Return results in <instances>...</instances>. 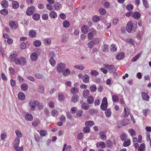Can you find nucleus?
<instances>
[{
    "mask_svg": "<svg viewBox=\"0 0 151 151\" xmlns=\"http://www.w3.org/2000/svg\"><path fill=\"white\" fill-rule=\"evenodd\" d=\"M14 62L16 64L21 65H26L27 63L26 58L24 57H21L20 58L17 57Z\"/></svg>",
    "mask_w": 151,
    "mask_h": 151,
    "instance_id": "obj_1",
    "label": "nucleus"
},
{
    "mask_svg": "<svg viewBox=\"0 0 151 151\" xmlns=\"http://www.w3.org/2000/svg\"><path fill=\"white\" fill-rule=\"evenodd\" d=\"M108 102L107 99L104 97L103 98L101 104L100 109L103 111L106 110L108 107Z\"/></svg>",
    "mask_w": 151,
    "mask_h": 151,
    "instance_id": "obj_2",
    "label": "nucleus"
},
{
    "mask_svg": "<svg viewBox=\"0 0 151 151\" xmlns=\"http://www.w3.org/2000/svg\"><path fill=\"white\" fill-rule=\"evenodd\" d=\"M65 68L66 65L65 64L62 63H60L57 65V71L59 73H61Z\"/></svg>",
    "mask_w": 151,
    "mask_h": 151,
    "instance_id": "obj_3",
    "label": "nucleus"
},
{
    "mask_svg": "<svg viewBox=\"0 0 151 151\" xmlns=\"http://www.w3.org/2000/svg\"><path fill=\"white\" fill-rule=\"evenodd\" d=\"M35 11V7L33 6H31L27 9L26 12V14L29 16H31L33 14Z\"/></svg>",
    "mask_w": 151,
    "mask_h": 151,
    "instance_id": "obj_4",
    "label": "nucleus"
},
{
    "mask_svg": "<svg viewBox=\"0 0 151 151\" xmlns=\"http://www.w3.org/2000/svg\"><path fill=\"white\" fill-rule=\"evenodd\" d=\"M29 106L30 107L31 109L33 110L34 109L35 106L38 105L39 104V101L36 100L32 102V101L29 102Z\"/></svg>",
    "mask_w": 151,
    "mask_h": 151,
    "instance_id": "obj_5",
    "label": "nucleus"
},
{
    "mask_svg": "<svg viewBox=\"0 0 151 151\" xmlns=\"http://www.w3.org/2000/svg\"><path fill=\"white\" fill-rule=\"evenodd\" d=\"M104 68L109 70L110 72L115 73L116 71V69L113 65H104Z\"/></svg>",
    "mask_w": 151,
    "mask_h": 151,
    "instance_id": "obj_6",
    "label": "nucleus"
},
{
    "mask_svg": "<svg viewBox=\"0 0 151 151\" xmlns=\"http://www.w3.org/2000/svg\"><path fill=\"white\" fill-rule=\"evenodd\" d=\"M133 23L132 21H130L128 22L127 25L126 29L127 31L130 33L132 30Z\"/></svg>",
    "mask_w": 151,
    "mask_h": 151,
    "instance_id": "obj_7",
    "label": "nucleus"
},
{
    "mask_svg": "<svg viewBox=\"0 0 151 151\" xmlns=\"http://www.w3.org/2000/svg\"><path fill=\"white\" fill-rule=\"evenodd\" d=\"M17 54L15 53H13V54H11L9 57V59L10 61L11 62H14L15 59L17 58Z\"/></svg>",
    "mask_w": 151,
    "mask_h": 151,
    "instance_id": "obj_8",
    "label": "nucleus"
},
{
    "mask_svg": "<svg viewBox=\"0 0 151 151\" xmlns=\"http://www.w3.org/2000/svg\"><path fill=\"white\" fill-rule=\"evenodd\" d=\"M142 97L143 100L146 101H148L150 98L149 96L145 92H142L141 93Z\"/></svg>",
    "mask_w": 151,
    "mask_h": 151,
    "instance_id": "obj_9",
    "label": "nucleus"
},
{
    "mask_svg": "<svg viewBox=\"0 0 151 151\" xmlns=\"http://www.w3.org/2000/svg\"><path fill=\"white\" fill-rule=\"evenodd\" d=\"M38 55L36 52H33L30 55V59L32 61H36Z\"/></svg>",
    "mask_w": 151,
    "mask_h": 151,
    "instance_id": "obj_10",
    "label": "nucleus"
},
{
    "mask_svg": "<svg viewBox=\"0 0 151 151\" xmlns=\"http://www.w3.org/2000/svg\"><path fill=\"white\" fill-rule=\"evenodd\" d=\"M81 31L84 34H86L88 32L89 28L87 26L84 25L81 27Z\"/></svg>",
    "mask_w": 151,
    "mask_h": 151,
    "instance_id": "obj_11",
    "label": "nucleus"
},
{
    "mask_svg": "<svg viewBox=\"0 0 151 151\" xmlns=\"http://www.w3.org/2000/svg\"><path fill=\"white\" fill-rule=\"evenodd\" d=\"M53 7L55 10H59L62 8V6L60 3L57 2L54 3Z\"/></svg>",
    "mask_w": 151,
    "mask_h": 151,
    "instance_id": "obj_12",
    "label": "nucleus"
},
{
    "mask_svg": "<svg viewBox=\"0 0 151 151\" xmlns=\"http://www.w3.org/2000/svg\"><path fill=\"white\" fill-rule=\"evenodd\" d=\"M9 26L12 29H15L17 27V25L13 21H10L9 22Z\"/></svg>",
    "mask_w": 151,
    "mask_h": 151,
    "instance_id": "obj_13",
    "label": "nucleus"
},
{
    "mask_svg": "<svg viewBox=\"0 0 151 151\" xmlns=\"http://www.w3.org/2000/svg\"><path fill=\"white\" fill-rule=\"evenodd\" d=\"M89 76L88 75L85 74L83 76L82 80L84 83H87L89 82Z\"/></svg>",
    "mask_w": 151,
    "mask_h": 151,
    "instance_id": "obj_14",
    "label": "nucleus"
},
{
    "mask_svg": "<svg viewBox=\"0 0 151 151\" xmlns=\"http://www.w3.org/2000/svg\"><path fill=\"white\" fill-rule=\"evenodd\" d=\"M140 14L139 12H136L133 13L132 17L134 19L138 20L140 18Z\"/></svg>",
    "mask_w": 151,
    "mask_h": 151,
    "instance_id": "obj_15",
    "label": "nucleus"
},
{
    "mask_svg": "<svg viewBox=\"0 0 151 151\" xmlns=\"http://www.w3.org/2000/svg\"><path fill=\"white\" fill-rule=\"evenodd\" d=\"M96 146L97 148L101 147V148H105L106 147L105 143L103 142H100L96 144Z\"/></svg>",
    "mask_w": 151,
    "mask_h": 151,
    "instance_id": "obj_16",
    "label": "nucleus"
},
{
    "mask_svg": "<svg viewBox=\"0 0 151 151\" xmlns=\"http://www.w3.org/2000/svg\"><path fill=\"white\" fill-rule=\"evenodd\" d=\"M18 98L21 100H24L25 98V96L24 94L22 92H19L18 94Z\"/></svg>",
    "mask_w": 151,
    "mask_h": 151,
    "instance_id": "obj_17",
    "label": "nucleus"
},
{
    "mask_svg": "<svg viewBox=\"0 0 151 151\" xmlns=\"http://www.w3.org/2000/svg\"><path fill=\"white\" fill-rule=\"evenodd\" d=\"M125 56V54L123 52L118 54L115 57L116 58L117 60H120L124 58Z\"/></svg>",
    "mask_w": 151,
    "mask_h": 151,
    "instance_id": "obj_18",
    "label": "nucleus"
},
{
    "mask_svg": "<svg viewBox=\"0 0 151 151\" xmlns=\"http://www.w3.org/2000/svg\"><path fill=\"white\" fill-rule=\"evenodd\" d=\"M87 102L88 104H92L94 101V98L92 96H89L87 97Z\"/></svg>",
    "mask_w": 151,
    "mask_h": 151,
    "instance_id": "obj_19",
    "label": "nucleus"
},
{
    "mask_svg": "<svg viewBox=\"0 0 151 151\" xmlns=\"http://www.w3.org/2000/svg\"><path fill=\"white\" fill-rule=\"evenodd\" d=\"M20 143V139L17 137L16 138L14 141V147L15 148H17L19 145Z\"/></svg>",
    "mask_w": 151,
    "mask_h": 151,
    "instance_id": "obj_20",
    "label": "nucleus"
},
{
    "mask_svg": "<svg viewBox=\"0 0 151 151\" xmlns=\"http://www.w3.org/2000/svg\"><path fill=\"white\" fill-rule=\"evenodd\" d=\"M25 119L29 121H32L33 120V117L32 115L28 113L25 116Z\"/></svg>",
    "mask_w": 151,
    "mask_h": 151,
    "instance_id": "obj_21",
    "label": "nucleus"
},
{
    "mask_svg": "<svg viewBox=\"0 0 151 151\" xmlns=\"http://www.w3.org/2000/svg\"><path fill=\"white\" fill-rule=\"evenodd\" d=\"M64 76H66L70 73V70L68 68H66L62 72Z\"/></svg>",
    "mask_w": 151,
    "mask_h": 151,
    "instance_id": "obj_22",
    "label": "nucleus"
},
{
    "mask_svg": "<svg viewBox=\"0 0 151 151\" xmlns=\"http://www.w3.org/2000/svg\"><path fill=\"white\" fill-rule=\"evenodd\" d=\"M49 16L50 17L54 19L57 17V15L56 13L54 11H51L49 14Z\"/></svg>",
    "mask_w": 151,
    "mask_h": 151,
    "instance_id": "obj_23",
    "label": "nucleus"
},
{
    "mask_svg": "<svg viewBox=\"0 0 151 151\" xmlns=\"http://www.w3.org/2000/svg\"><path fill=\"white\" fill-rule=\"evenodd\" d=\"M33 19L35 20H38L40 18V15L37 13L34 14L32 15Z\"/></svg>",
    "mask_w": 151,
    "mask_h": 151,
    "instance_id": "obj_24",
    "label": "nucleus"
},
{
    "mask_svg": "<svg viewBox=\"0 0 151 151\" xmlns=\"http://www.w3.org/2000/svg\"><path fill=\"white\" fill-rule=\"evenodd\" d=\"M12 7L14 9H17L19 6V3L17 1H12Z\"/></svg>",
    "mask_w": 151,
    "mask_h": 151,
    "instance_id": "obj_25",
    "label": "nucleus"
},
{
    "mask_svg": "<svg viewBox=\"0 0 151 151\" xmlns=\"http://www.w3.org/2000/svg\"><path fill=\"white\" fill-rule=\"evenodd\" d=\"M1 4L4 8H6L8 6V1L6 0H4L1 1Z\"/></svg>",
    "mask_w": 151,
    "mask_h": 151,
    "instance_id": "obj_26",
    "label": "nucleus"
},
{
    "mask_svg": "<svg viewBox=\"0 0 151 151\" xmlns=\"http://www.w3.org/2000/svg\"><path fill=\"white\" fill-rule=\"evenodd\" d=\"M43 40L45 45H49L51 44V40L50 38H45L44 40Z\"/></svg>",
    "mask_w": 151,
    "mask_h": 151,
    "instance_id": "obj_27",
    "label": "nucleus"
},
{
    "mask_svg": "<svg viewBox=\"0 0 151 151\" xmlns=\"http://www.w3.org/2000/svg\"><path fill=\"white\" fill-rule=\"evenodd\" d=\"M104 132L103 131L101 132H100L99 135L101 139L102 140H105L106 139V136L104 134Z\"/></svg>",
    "mask_w": 151,
    "mask_h": 151,
    "instance_id": "obj_28",
    "label": "nucleus"
},
{
    "mask_svg": "<svg viewBox=\"0 0 151 151\" xmlns=\"http://www.w3.org/2000/svg\"><path fill=\"white\" fill-rule=\"evenodd\" d=\"M21 88L23 91H26L28 89V86L26 84L24 83L21 85Z\"/></svg>",
    "mask_w": 151,
    "mask_h": 151,
    "instance_id": "obj_29",
    "label": "nucleus"
},
{
    "mask_svg": "<svg viewBox=\"0 0 151 151\" xmlns=\"http://www.w3.org/2000/svg\"><path fill=\"white\" fill-rule=\"evenodd\" d=\"M38 89L40 93H43L44 92V88L42 85H39L38 86Z\"/></svg>",
    "mask_w": 151,
    "mask_h": 151,
    "instance_id": "obj_30",
    "label": "nucleus"
},
{
    "mask_svg": "<svg viewBox=\"0 0 151 151\" xmlns=\"http://www.w3.org/2000/svg\"><path fill=\"white\" fill-rule=\"evenodd\" d=\"M36 34L37 33L36 32L35 30H31L29 33V35L30 37H35L36 36Z\"/></svg>",
    "mask_w": 151,
    "mask_h": 151,
    "instance_id": "obj_31",
    "label": "nucleus"
},
{
    "mask_svg": "<svg viewBox=\"0 0 151 151\" xmlns=\"http://www.w3.org/2000/svg\"><path fill=\"white\" fill-rule=\"evenodd\" d=\"M89 88L91 92L93 93L96 91L97 87L95 85L93 84Z\"/></svg>",
    "mask_w": 151,
    "mask_h": 151,
    "instance_id": "obj_32",
    "label": "nucleus"
},
{
    "mask_svg": "<svg viewBox=\"0 0 151 151\" xmlns=\"http://www.w3.org/2000/svg\"><path fill=\"white\" fill-rule=\"evenodd\" d=\"M127 135L125 133H122L120 136L121 139L122 141L126 140V139H127Z\"/></svg>",
    "mask_w": 151,
    "mask_h": 151,
    "instance_id": "obj_33",
    "label": "nucleus"
},
{
    "mask_svg": "<svg viewBox=\"0 0 151 151\" xmlns=\"http://www.w3.org/2000/svg\"><path fill=\"white\" fill-rule=\"evenodd\" d=\"M125 41L127 42L130 43L132 45H134V41L132 38L125 39Z\"/></svg>",
    "mask_w": 151,
    "mask_h": 151,
    "instance_id": "obj_34",
    "label": "nucleus"
},
{
    "mask_svg": "<svg viewBox=\"0 0 151 151\" xmlns=\"http://www.w3.org/2000/svg\"><path fill=\"white\" fill-rule=\"evenodd\" d=\"M124 111L125 113V115L123 116V117H127L129 114L130 111L128 109H127L126 107L124 108Z\"/></svg>",
    "mask_w": 151,
    "mask_h": 151,
    "instance_id": "obj_35",
    "label": "nucleus"
},
{
    "mask_svg": "<svg viewBox=\"0 0 151 151\" xmlns=\"http://www.w3.org/2000/svg\"><path fill=\"white\" fill-rule=\"evenodd\" d=\"M105 114L106 116L107 117H110L111 116V110L109 109H106V110H105Z\"/></svg>",
    "mask_w": 151,
    "mask_h": 151,
    "instance_id": "obj_36",
    "label": "nucleus"
},
{
    "mask_svg": "<svg viewBox=\"0 0 151 151\" xmlns=\"http://www.w3.org/2000/svg\"><path fill=\"white\" fill-rule=\"evenodd\" d=\"M98 112V111L96 109L93 108L90 109L89 111V113L91 115H93L94 114H97Z\"/></svg>",
    "mask_w": 151,
    "mask_h": 151,
    "instance_id": "obj_37",
    "label": "nucleus"
},
{
    "mask_svg": "<svg viewBox=\"0 0 151 151\" xmlns=\"http://www.w3.org/2000/svg\"><path fill=\"white\" fill-rule=\"evenodd\" d=\"M130 141L129 139H128L124 140L123 145L124 147H128L130 145Z\"/></svg>",
    "mask_w": 151,
    "mask_h": 151,
    "instance_id": "obj_38",
    "label": "nucleus"
},
{
    "mask_svg": "<svg viewBox=\"0 0 151 151\" xmlns=\"http://www.w3.org/2000/svg\"><path fill=\"white\" fill-rule=\"evenodd\" d=\"M34 45L36 47H38L40 46L41 44V42L39 40H36L34 41L33 42Z\"/></svg>",
    "mask_w": 151,
    "mask_h": 151,
    "instance_id": "obj_39",
    "label": "nucleus"
},
{
    "mask_svg": "<svg viewBox=\"0 0 151 151\" xmlns=\"http://www.w3.org/2000/svg\"><path fill=\"white\" fill-rule=\"evenodd\" d=\"M81 107L84 110H87L89 108V106L86 103H83L81 106Z\"/></svg>",
    "mask_w": 151,
    "mask_h": 151,
    "instance_id": "obj_40",
    "label": "nucleus"
},
{
    "mask_svg": "<svg viewBox=\"0 0 151 151\" xmlns=\"http://www.w3.org/2000/svg\"><path fill=\"white\" fill-rule=\"evenodd\" d=\"M145 145L144 143L142 144L138 148V151H145Z\"/></svg>",
    "mask_w": 151,
    "mask_h": 151,
    "instance_id": "obj_41",
    "label": "nucleus"
},
{
    "mask_svg": "<svg viewBox=\"0 0 151 151\" xmlns=\"http://www.w3.org/2000/svg\"><path fill=\"white\" fill-rule=\"evenodd\" d=\"M49 62L51 65L53 66H55L56 64V61L53 58H50L49 60Z\"/></svg>",
    "mask_w": 151,
    "mask_h": 151,
    "instance_id": "obj_42",
    "label": "nucleus"
},
{
    "mask_svg": "<svg viewBox=\"0 0 151 151\" xmlns=\"http://www.w3.org/2000/svg\"><path fill=\"white\" fill-rule=\"evenodd\" d=\"M90 91L88 90H85L83 91V96L86 98L87 97L88 95L89 94Z\"/></svg>",
    "mask_w": 151,
    "mask_h": 151,
    "instance_id": "obj_43",
    "label": "nucleus"
},
{
    "mask_svg": "<svg viewBox=\"0 0 151 151\" xmlns=\"http://www.w3.org/2000/svg\"><path fill=\"white\" fill-rule=\"evenodd\" d=\"M90 129L88 127H84L83 129V132L85 133H87L90 132Z\"/></svg>",
    "mask_w": 151,
    "mask_h": 151,
    "instance_id": "obj_44",
    "label": "nucleus"
},
{
    "mask_svg": "<svg viewBox=\"0 0 151 151\" xmlns=\"http://www.w3.org/2000/svg\"><path fill=\"white\" fill-rule=\"evenodd\" d=\"M94 124V122L91 121H86L85 123V125L86 126H91Z\"/></svg>",
    "mask_w": 151,
    "mask_h": 151,
    "instance_id": "obj_45",
    "label": "nucleus"
},
{
    "mask_svg": "<svg viewBox=\"0 0 151 151\" xmlns=\"http://www.w3.org/2000/svg\"><path fill=\"white\" fill-rule=\"evenodd\" d=\"M70 25L69 22L67 20H65L63 22V26L65 28L68 27L70 26Z\"/></svg>",
    "mask_w": 151,
    "mask_h": 151,
    "instance_id": "obj_46",
    "label": "nucleus"
},
{
    "mask_svg": "<svg viewBox=\"0 0 151 151\" xmlns=\"http://www.w3.org/2000/svg\"><path fill=\"white\" fill-rule=\"evenodd\" d=\"M129 119L127 118H126L124 119L122 121V124L123 126H124L129 124Z\"/></svg>",
    "mask_w": 151,
    "mask_h": 151,
    "instance_id": "obj_47",
    "label": "nucleus"
},
{
    "mask_svg": "<svg viewBox=\"0 0 151 151\" xmlns=\"http://www.w3.org/2000/svg\"><path fill=\"white\" fill-rule=\"evenodd\" d=\"M99 20V17L97 16H94L93 17L92 20L93 22H97Z\"/></svg>",
    "mask_w": 151,
    "mask_h": 151,
    "instance_id": "obj_48",
    "label": "nucleus"
},
{
    "mask_svg": "<svg viewBox=\"0 0 151 151\" xmlns=\"http://www.w3.org/2000/svg\"><path fill=\"white\" fill-rule=\"evenodd\" d=\"M99 12L102 15H104L106 14V10L102 8H101L99 9Z\"/></svg>",
    "mask_w": 151,
    "mask_h": 151,
    "instance_id": "obj_49",
    "label": "nucleus"
},
{
    "mask_svg": "<svg viewBox=\"0 0 151 151\" xmlns=\"http://www.w3.org/2000/svg\"><path fill=\"white\" fill-rule=\"evenodd\" d=\"M133 6L132 4H128L126 6V9L128 11L132 10L133 9Z\"/></svg>",
    "mask_w": 151,
    "mask_h": 151,
    "instance_id": "obj_50",
    "label": "nucleus"
},
{
    "mask_svg": "<svg viewBox=\"0 0 151 151\" xmlns=\"http://www.w3.org/2000/svg\"><path fill=\"white\" fill-rule=\"evenodd\" d=\"M39 132L40 135L42 137L45 136L47 133L46 131L44 130H40Z\"/></svg>",
    "mask_w": 151,
    "mask_h": 151,
    "instance_id": "obj_51",
    "label": "nucleus"
},
{
    "mask_svg": "<svg viewBox=\"0 0 151 151\" xmlns=\"http://www.w3.org/2000/svg\"><path fill=\"white\" fill-rule=\"evenodd\" d=\"M129 132L130 134L132 137L136 135V132L134 129H129Z\"/></svg>",
    "mask_w": 151,
    "mask_h": 151,
    "instance_id": "obj_52",
    "label": "nucleus"
},
{
    "mask_svg": "<svg viewBox=\"0 0 151 151\" xmlns=\"http://www.w3.org/2000/svg\"><path fill=\"white\" fill-rule=\"evenodd\" d=\"M112 99L113 102H117L119 100L118 97L116 95H113L112 96Z\"/></svg>",
    "mask_w": 151,
    "mask_h": 151,
    "instance_id": "obj_53",
    "label": "nucleus"
},
{
    "mask_svg": "<svg viewBox=\"0 0 151 151\" xmlns=\"http://www.w3.org/2000/svg\"><path fill=\"white\" fill-rule=\"evenodd\" d=\"M83 114V111L82 110H80L76 113V115L77 117L81 116Z\"/></svg>",
    "mask_w": 151,
    "mask_h": 151,
    "instance_id": "obj_54",
    "label": "nucleus"
},
{
    "mask_svg": "<svg viewBox=\"0 0 151 151\" xmlns=\"http://www.w3.org/2000/svg\"><path fill=\"white\" fill-rule=\"evenodd\" d=\"M58 98L60 101H62L64 100V97L63 94L60 93L58 96Z\"/></svg>",
    "mask_w": 151,
    "mask_h": 151,
    "instance_id": "obj_55",
    "label": "nucleus"
},
{
    "mask_svg": "<svg viewBox=\"0 0 151 151\" xmlns=\"http://www.w3.org/2000/svg\"><path fill=\"white\" fill-rule=\"evenodd\" d=\"M132 30L134 32H135L137 28V23L135 22V23H133Z\"/></svg>",
    "mask_w": 151,
    "mask_h": 151,
    "instance_id": "obj_56",
    "label": "nucleus"
},
{
    "mask_svg": "<svg viewBox=\"0 0 151 151\" xmlns=\"http://www.w3.org/2000/svg\"><path fill=\"white\" fill-rule=\"evenodd\" d=\"M91 75L94 76H96L99 74V73L96 71L93 70L91 71Z\"/></svg>",
    "mask_w": 151,
    "mask_h": 151,
    "instance_id": "obj_57",
    "label": "nucleus"
},
{
    "mask_svg": "<svg viewBox=\"0 0 151 151\" xmlns=\"http://www.w3.org/2000/svg\"><path fill=\"white\" fill-rule=\"evenodd\" d=\"M76 68L82 70H83L85 67L82 65H76Z\"/></svg>",
    "mask_w": 151,
    "mask_h": 151,
    "instance_id": "obj_58",
    "label": "nucleus"
},
{
    "mask_svg": "<svg viewBox=\"0 0 151 151\" xmlns=\"http://www.w3.org/2000/svg\"><path fill=\"white\" fill-rule=\"evenodd\" d=\"M144 6L146 8H148L149 7V4L147 3V1L146 0H142Z\"/></svg>",
    "mask_w": 151,
    "mask_h": 151,
    "instance_id": "obj_59",
    "label": "nucleus"
},
{
    "mask_svg": "<svg viewBox=\"0 0 151 151\" xmlns=\"http://www.w3.org/2000/svg\"><path fill=\"white\" fill-rule=\"evenodd\" d=\"M52 115L54 116H57L58 114V111L55 109H53L51 112Z\"/></svg>",
    "mask_w": 151,
    "mask_h": 151,
    "instance_id": "obj_60",
    "label": "nucleus"
},
{
    "mask_svg": "<svg viewBox=\"0 0 151 151\" xmlns=\"http://www.w3.org/2000/svg\"><path fill=\"white\" fill-rule=\"evenodd\" d=\"M0 12L1 14L4 15H7L8 13V10L6 9H3L1 10L0 11Z\"/></svg>",
    "mask_w": 151,
    "mask_h": 151,
    "instance_id": "obj_61",
    "label": "nucleus"
},
{
    "mask_svg": "<svg viewBox=\"0 0 151 151\" xmlns=\"http://www.w3.org/2000/svg\"><path fill=\"white\" fill-rule=\"evenodd\" d=\"M15 132L17 135L19 137H22V135L21 132L18 130H15Z\"/></svg>",
    "mask_w": 151,
    "mask_h": 151,
    "instance_id": "obj_62",
    "label": "nucleus"
},
{
    "mask_svg": "<svg viewBox=\"0 0 151 151\" xmlns=\"http://www.w3.org/2000/svg\"><path fill=\"white\" fill-rule=\"evenodd\" d=\"M109 46L106 44H104L103 48V51L105 52H107L109 51L108 50Z\"/></svg>",
    "mask_w": 151,
    "mask_h": 151,
    "instance_id": "obj_63",
    "label": "nucleus"
},
{
    "mask_svg": "<svg viewBox=\"0 0 151 151\" xmlns=\"http://www.w3.org/2000/svg\"><path fill=\"white\" fill-rule=\"evenodd\" d=\"M26 44L24 42L22 43L20 45L21 48L22 50L24 49L26 47Z\"/></svg>",
    "mask_w": 151,
    "mask_h": 151,
    "instance_id": "obj_64",
    "label": "nucleus"
}]
</instances>
